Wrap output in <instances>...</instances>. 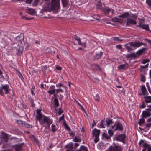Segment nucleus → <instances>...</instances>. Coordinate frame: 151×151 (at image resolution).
Returning <instances> with one entry per match:
<instances>
[{"label":"nucleus","mask_w":151,"mask_h":151,"mask_svg":"<svg viewBox=\"0 0 151 151\" xmlns=\"http://www.w3.org/2000/svg\"><path fill=\"white\" fill-rule=\"evenodd\" d=\"M119 19L116 17H114L112 19V21L116 22H119Z\"/></svg>","instance_id":"a19ab883"},{"label":"nucleus","mask_w":151,"mask_h":151,"mask_svg":"<svg viewBox=\"0 0 151 151\" xmlns=\"http://www.w3.org/2000/svg\"><path fill=\"white\" fill-rule=\"evenodd\" d=\"M145 121V120L144 119H139V121L138 122V123L139 125H141L144 123Z\"/></svg>","instance_id":"473e14b6"},{"label":"nucleus","mask_w":151,"mask_h":151,"mask_svg":"<svg viewBox=\"0 0 151 151\" xmlns=\"http://www.w3.org/2000/svg\"><path fill=\"white\" fill-rule=\"evenodd\" d=\"M40 110H38L37 112L36 119L38 120L40 122H41V119L43 116V115L40 114Z\"/></svg>","instance_id":"a211bd4d"},{"label":"nucleus","mask_w":151,"mask_h":151,"mask_svg":"<svg viewBox=\"0 0 151 151\" xmlns=\"http://www.w3.org/2000/svg\"><path fill=\"white\" fill-rule=\"evenodd\" d=\"M22 124H24L25 125V127H27V128H29L31 127V128H32V127L31 125H30L29 124H27L25 122L24 123V124L22 123Z\"/></svg>","instance_id":"37998d69"},{"label":"nucleus","mask_w":151,"mask_h":151,"mask_svg":"<svg viewBox=\"0 0 151 151\" xmlns=\"http://www.w3.org/2000/svg\"><path fill=\"white\" fill-rule=\"evenodd\" d=\"M150 60L148 59H146L142 61V63L144 64H145L147 62H150Z\"/></svg>","instance_id":"8fccbe9b"},{"label":"nucleus","mask_w":151,"mask_h":151,"mask_svg":"<svg viewBox=\"0 0 151 151\" xmlns=\"http://www.w3.org/2000/svg\"><path fill=\"white\" fill-rule=\"evenodd\" d=\"M112 148L114 151H122V150L121 146L116 145L115 144L114 147L112 146Z\"/></svg>","instance_id":"f3484780"},{"label":"nucleus","mask_w":151,"mask_h":151,"mask_svg":"<svg viewBox=\"0 0 151 151\" xmlns=\"http://www.w3.org/2000/svg\"><path fill=\"white\" fill-rule=\"evenodd\" d=\"M103 54V52L100 51L99 54H97L94 56L93 60H97L101 58V57L102 56Z\"/></svg>","instance_id":"dca6fc26"},{"label":"nucleus","mask_w":151,"mask_h":151,"mask_svg":"<svg viewBox=\"0 0 151 151\" xmlns=\"http://www.w3.org/2000/svg\"><path fill=\"white\" fill-rule=\"evenodd\" d=\"M146 107V106L144 102L140 106V108H145Z\"/></svg>","instance_id":"052dcab7"},{"label":"nucleus","mask_w":151,"mask_h":151,"mask_svg":"<svg viewBox=\"0 0 151 151\" xmlns=\"http://www.w3.org/2000/svg\"><path fill=\"white\" fill-rule=\"evenodd\" d=\"M49 6L52 10H56L60 9L59 0H51Z\"/></svg>","instance_id":"7ed1b4c3"},{"label":"nucleus","mask_w":151,"mask_h":151,"mask_svg":"<svg viewBox=\"0 0 151 151\" xmlns=\"http://www.w3.org/2000/svg\"><path fill=\"white\" fill-rule=\"evenodd\" d=\"M4 90L5 94H8L9 92V87L8 85H1V87L0 88V94L2 96L4 95V93L3 92Z\"/></svg>","instance_id":"39448f33"},{"label":"nucleus","mask_w":151,"mask_h":151,"mask_svg":"<svg viewBox=\"0 0 151 151\" xmlns=\"http://www.w3.org/2000/svg\"><path fill=\"white\" fill-rule=\"evenodd\" d=\"M78 42V44L79 45H83L84 46V47H85V44H82V43H81V40H80V39H79L78 41H77Z\"/></svg>","instance_id":"3c124183"},{"label":"nucleus","mask_w":151,"mask_h":151,"mask_svg":"<svg viewBox=\"0 0 151 151\" xmlns=\"http://www.w3.org/2000/svg\"><path fill=\"white\" fill-rule=\"evenodd\" d=\"M108 134L110 136L109 137H111L113 135V131L111 130H108Z\"/></svg>","instance_id":"c03bdc74"},{"label":"nucleus","mask_w":151,"mask_h":151,"mask_svg":"<svg viewBox=\"0 0 151 151\" xmlns=\"http://www.w3.org/2000/svg\"><path fill=\"white\" fill-rule=\"evenodd\" d=\"M32 1V0H26V2L27 3L30 4L31 3Z\"/></svg>","instance_id":"69168bd1"},{"label":"nucleus","mask_w":151,"mask_h":151,"mask_svg":"<svg viewBox=\"0 0 151 151\" xmlns=\"http://www.w3.org/2000/svg\"><path fill=\"white\" fill-rule=\"evenodd\" d=\"M111 129L114 131H122L123 129V126L122 124L117 121L115 122L114 125L111 126Z\"/></svg>","instance_id":"20e7f679"},{"label":"nucleus","mask_w":151,"mask_h":151,"mask_svg":"<svg viewBox=\"0 0 151 151\" xmlns=\"http://www.w3.org/2000/svg\"><path fill=\"white\" fill-rule=\"evenodd\" d=\"M78 104L80 106L82 110L85 112V113L86 114V112L84 108L81 105V104L78 102Z\"/></svg>","instance_id":"6e6d98bb"},{"label":"nucleus","mask_w":151,"mask_h":151,"mask_svg":"<svg viewBox=\"0 0 151 151\" xmlns=\"http://www.w3.org/2000/svg\"><path fill=\"white\" fill-rule=\"evenodd\" d=\"M146 2L149 6H151V1L150 0H147Z\"/></svg>","instance_id":"4d7b16f0"},{"label":"nucleus","mask_w":151,"mask_h":151,"mask_svg":"<svg viewBox=\"0 0 151 151\" xmlns=\"http://www.w3.org/2000/svg\"><path fill=\"white\" fill-rule=\"evenodd\" d=\"M136 53L135 52H132L130 54H128L125 55L126 58L127 59L130 58H133L136 57Z\"/></svg>","instance_id":"aec40b11"},{"label":"nucleus","mask_w":151,"mask_h":151,"mask_svg":"<svg viewBox=\"0 0 151 151\" xmlns=\"http://www.w3.org/2000/svg\"><path fill=\"white\" fill-rule=\"evenodd\" d=\"M145 77L142 74L141 75V81L143 82H145Z\"/></svg>","instance_id":"a18cd8bd"},{"label":"nucleus","mask_w":151,"mask_h":151,"mask_svg":"<svg viewBox=\"0 0 151 151\" xmlns=\"http://www.w3.org/2000/svg\"><path fill=\"white\" fill-rule=\"evenodd\" d=\"M144 98L145 99V101L146 103H151V96H144Z\"/></svg>","instance_id":"393cba45"},{"label":"nucleus","mask_w":151,"mask_h":151,"mask_svg":"<svg viewBox=\"0 0 151 151\" xmlns=\"http://www.w3.org/2000/svg\"><path fill=\"white\" fill-rule=\"evenodd\" d=\"M52 123V121L51 122H49L46 123V126L45 127V129H48L50 127V125Z\"/></svg>","instance_id":"f704fd0d"},{"label":"nucleus","mask_w":151,"mask_h":151,"mask_svg":"<svg viewBox=\"0 0 151 151\" xmlns=\"http://www.w3.org/2000/svg\"><path fill=\"white\" fill-rule=\"evenodd\" d=\"M75 38L77 41H78L79 39H80L79 37H78L76 35H75Z\"/></svg>","instance_id":"338daca9"},{"label":"nucleus","mask_w":151,"mask_h":151,"mask_svg":"<svg viewBox=\"0 0 151 151\" xmlns=\"http://www.w3.org/2000/svg\"><path fill=\"white\" fill-rule=\"evenodd\" d=\"M105 125L104 120H101V122L100 124L99 125V127L101 128H105Z\"/></svg>","instance_id":"c756f323"},{"label":"nucleus","mask_w":151,"mask_h":151,"mask_svg":"<svg viewBox=\"0 0 151 151\" xmlns=\"http://www.w3.org/2000/svg\"><path fill=\"white\" fill-rule=\"evenodd\" d=\"M56 69L59 70H61L62 69V67L59 66H56Z\"/></svg>","instance_id":"e2e57ef3"},{"label":"nucleus","mask_w":151,"mask_h":151,"mask_svg":"<svg viewBox=\"0 0 151 151\" xmlns=\"http://www.w3.org/2000/svg\"><path fill=\"white\" fill-rule=\"evenodd\" d=\"M56 92V93L58 94L59 92H63V90L62 89H57L56 90H55Z\"/></svg>","instance_id":"5fc2aeb1"},{"label":"nucleus","mask_w":151,"mask_h":151,"mask_svg":"<svg viewBox=\"0 0 151 151\" xmlns=\"http://www.w3.org/2000/svg\"><path fill=\"white\" fill-rule=\"evenodd\" d=\"M101 5L100 4H97L96 5V8L97 9H101L102 10V8H101Z\"/></svg>","instance_id":"680f3d73"},{"label":"nucleus","mask_w":151,"mask_h":151,"mask_svg":"<svg viewBox=\"0 0 151 151\" xmlns=\"http://www.w3.org/2000/svg\"><path fill=\"white\" fill-rule=\"evenodd\" d=\"M91 66L94 67V68L96 70L101 71V69L98 65L96 64H93L91 65Z\"/></svg>","instance_id":"b1692460"},{"label":"nucleus","mask_w":151,"mask_h":151,"mask_svg":"<svg viewBox=\"0 0 151 151\" xmlns=\"http://www.w3.org/2000/svg\"><path fill=\"white\" fill-rule=\"evenodd\" d=\"M75 151H88L87 148L84 146H81L79 150H77Z\"/></svg>","instance_id":"4be33fe9"},{"label":"nucleus","mask_w":151,"mask_h":151,"mask_svg":"<svg viewBox=\"0 0 151 151\" xmlns=\"http://www.w3.org/2000/svg\"><path fill=\"white\" fill-rule=\"evenodd\" d=\"M100 131L95 128L92 131L93 136L94 137H99L100 134Z\"/></svg>","instance_id":"ddd939ff"},{"label":"nucleus","mask_w":151,"mask_h":151,"mask_svg":"<svg viewBox=\"0 0 151 151\" xmlns=\"http://www.w3.org/2000/svg\"><path fill=\"white\" fill-rule=\"evenodd\" d=\"M63 112V111L62 110L61 108L60 107L59 108V111L58 112V114L59 115H60Z\"/></svg>","instance_id":"de8ad7c7"},{"label":"nucleus","mask_w":151,"mask_h":151,"mask_svg":"<svg viewBox=\"0 0 151 151\" xmlns=\"http://www.w3.org/2000/svg\"><path fill=\"white\" fill-rule=\"evenodd\" d=\"M106 125L107 127H109L110 124L112 123V119H110L108 118H106Z\"/></svg>","instance_id":"c85d7f7f"},{"label":"nucleus","mask_w":151,"mask_h":151,"mask_svg":"<svg viewBox=\"0 0 151 151\" xmlns=\"http://www.w3.org/2000/svg\"><path fill=\"white\" fill-rule=\"evenodd\" d=\"M28 13L29 14H30L31 15H34L35 13V10L29 8L28 9Z\"/></svg>","instance_id":"7c9ffc66"},{"label":"nucleus","mask_w":151,"mask_h":151,"mask_svg":"<svg viewBox=\"0 0 151 151\" xmlns=\"http://www.w3.org/2000/svg\"><path fill=\"white\" fill-rule=\"evenodd\" d=\"M113 39L114 41H122L123 40L122 39H119V37H113Z\"/></svg>","instance_id":"58836bf2"},{"label":"nucleus","mask_w":151,"mask_h":151,"mask_svg":"<svg viewBox=\"0 0 151 151\" xmlns=\"http://www.w3.org/2000/svg\"><path fill=\"white\" fill-rule=\"evenodd\" d=\"M99 97L98 95L96 94L95 96H94V99L96 100L99 101Z\"/></svg>","instance_id":"864d4df0"},{"label":"nucleus","mask_w":151,"mask_h":151,"mask_svg":"<svg viewBox=\"0 0 151 151\" xmlns=\"http://www.w3.org/2000/svg\"><path fill=\"white\" fill-rule=\"evenodd\" d=\"M146 41L147 42L149 43L151 45V40H150L146 39Z\"/></svg>","instance_id":"774afa93"},{"label":"nucleus","mask_w":151,"mask_h":151,"mask_svg":"<svg viewBox=\"0 0 151 151\" xmlns=\"http://www.w3.org/2000/svg\"><path fill=\"white\" fill-rule=\"evenodd\" d=\"M106 151H114L112 148V146H110Z\"/></svg>","instance_id":"603ef678"},{"label":"nucleus","mask_w":151,"mask_h":151,"mask_svg":"<svg viewBox=\"0 0 151 151\" xmlns=\"http://www.w3.org/2000/svg\"><path fill=\"white\" fill-rule=\"evenodd\" d=\"M135 24L136 22L134 20H132L130 19H127L126 24V26H130L131 24Z\"/></svg>","instance_id":"6ab92c4d"},{"label":"nucleus","mask_w":151,"mask_h":151,"mask_svg":"<svg viewBox=\"0 0 151 151\" xmlns=\"http://www.w3.org/2000/svg\"><path fill=\"white\" fill-rule=\"evenodd\" d=\"M116 48L119 49H121L122 48V46L121 45H117L116 46Z\"/></svg>","instance_id":"0e129e2a"},{"label":"nucleus","mask_w":151,"mask_h":151,"mask_svg":"<svg viewBox=\"0 0 151 151\" xmlns=\"http://www.w3.org/2000/svg\"><path fill=\"white\" fill-rule=\"evenodd\" d=\"M55 89H50L49 91H48V92L50 94H54L55 92Z\"/></svg>","instance_id":"ea45409f"},{"label":"nucleus","mask_w":151,"mask_h":151,"mask_svg":"<svg viewBox=\"0 0 151 151\" xmlns=\"http://www.w3.org/2000/svg\"><path fill=\"white\" fill-rule=\"evenodd\" d=\"M119 17L123 19L128 18H131L132 17H133L134 19H136V17L135 16L132 14L129 15V13L127 12H125L122 15L119 16Z\"/></svg>","instance_id":"0eeeda50"},{"label":"nucleus","mask_w":151,"mask_h":151,"mask_svg":"<svg viewBox=\"0 0 151 151\" xmlns=\"http://www.w3.org/2000/svg\"><path fill=\"white\" fill-rule=\"evenodd\" d=\"M126 136L124 134L119 135L115 137V139L117 141H120L125 144V139Z\"/></svg>","instance_id":"423d86ee"},{"label":"nucleus","mask_w":151,"mask_h":151,"mask_svg":"<svg viewBox=\"0 0 151 151\" xmlns=\"http://www.w3.org/2000/svg\"><path fill=\"white\" fill-rule=\"evenodd\" d=\"M127 65L122 64L120 65L118 67V68L121 69L126 70L127 68Z\"/></svg>","instance_id":"a878e982"},{"label":"nucleus","mask_w":151,"mask_h":151,"mask_svg":"<svg viewBox=\"0 0 151 151\" xmlns=\"http://www.w3.org/2000/svg\"><path fill=\"white\" fill-rule=\"evenodd\" d=\"M54 104L57 107L59 106L58 100L56 98H55L54 99Z\"/></svg>","instance_id":"c9c22d12"},{"label":"nucleus","mask_w":151,"mask_h":151,"mask_svg":"<svg viewBox=\"0 0 151 151\" xmlns=\"http://www.w3.org/2000/svg\"><path fill=\"white\" fill-rule=\"evenodd\" d=\"M102 135L103 137H105L107 139H109L110 138V137L107 136L105 133H103Z\"/></svg>","instance_id":"79ce46f5"},{"label":"nucleus","mask_w":151,"mask_h":151,"mask_svg":"<svg viewBox=\"0 0 151 151\" xmlns=\"http://www.w3.org/2000/svg\"><path fill=\"white\" fill-rule=\"evenodd\" d=\"M64 114H63L62 115V116L59 119V122H60L62 120H64Z\"/></svg>","instance_id":"13d9d810"},{"label":"nucleus","mask_w":151,"mask_h":151,"mask_svg":"<svg viewBox=\"0 0 151 151\" xmlns=\"http://www.w3.org/2000/svg\"><path fill=\"white\" fill-rule=\"evenodd\" d=\"M95 138L94 140V142L95 143H96L99 140V137H95Z\"/></svg>","instance_id":"bf43d9fd"},{"label":"nucleus","mask_w":151,"mask_h":151,"mask_svg":"<svg viewBox=\"0 0 151 151\" xmlns=\"http://www.w3.org/2000/svg\"><path fill=\"white\" fill-rule=\"evenodd\" d=\"M55 126L53 124H52L51 126L52 130V131L53 132H55L56 131V129H55Z\"/></svg>","instance_id":"09e8293b"},{"label":"nucleus","mask_w":151,"mask_h":151,"mask_svg":"<svg viewBox=\"0 0 151 151\" xmlns=\"http://www.w3.org/2000/svg\"><path fill=\"white\" fill-rule=\"evenodd\" d=\"M148 65L149 64H147L144 66H141L140 71H142L143 70V69L147 68L148 67Z\"/></svg>","instance_id":"4c0bfd02"},{"label":"nucleus","mask_w":151,"mask_h":151,"mask_svg":"<svg viewBox=\"0 0 151 151\" xmlns=\"http://www.w3.org/2000/svg\"><path fill=\"white\" fill-rule=\"evenodd\" d=\"M141 89L142 94L144 95H147V92L145 86H142Z\"/></svg>","instance_id":"5701e85b"},{"label":"nucleus","mask_w":151,"mask_h":151,"mask_svg":"<svg viewBox=\"0 0 151 151\" xmlns=\"http://www.w3.org/2000/svg\"><path fill=\"white\" fill-rule=\"evenodd\" d=\"M42 118H43L42 121V118L41 119V122H40L41 124V125H42L45 123L46 124V123L52 121L49 119L47 117H46L45 116L43 115Z\"/></svg>","instance_id":"9b49d317"},{"label":"nucleus","mask_w":151,"mask_h":151,"mask_svg":"<svg viewBox=\"0 0 151 151\" xmlns=\"http://www.w3.org/2000/svg\"><path fill=\"white\" fill-rule=\"evenodd\" d=\"M73 141L76 142H80L81 140L78 137L76 136L74 138Z\"/></svg>","instance_id":"72a5a7b5"},{"label":"nucleus","mask_w":151,"mask_h":151,"mask_svg":"<svg viewBox=\"0 0 151 151\" xmlns=\"http://www.w3.org/2000/svg\"><path fill=\"white\" fill-rule=\"evenodd\" d=\"M151 115V113L147 111H143L142 114V117L143 118H146L149 117Z\"/></svg>","instance_id":"2eb2a0df"},{"label":"nucleus","mask_w":151,"mask_h":151,"mask_svg":"<svg viewBox=\"0 0 151 151\" xmlns=\"http://www.w3.org/2000/svg\"><path fill=\"white\" fill-rule=\"evenodd\" d=\"M142 45H144L145 47L147 46V44L137 42H131L124 45L125 49L127 50L128 52L135 49L136 48Z\"/></svg>","instance_id":"f257e3e1"},{"label":"nucleus","mask_w":151,"mask_h":151,"mask_svg":"<svg viewBox=\"0 0 151 151\" xmlns=\"http://www.w3.org/2000/svg\"><path fill=\"white\" fill-rule=\"evenodd\" d=\"M102 10L105 14H109L110 12H111L112 14L114 12V10L112 9H111L107 7L102 8Z\"/></svg>","instance_id":"f8f14e48"},{"label":"nucleus","mask_w":151,"mask_h":151,"mask_svg":"<svg viewBox=\"0 0 151 151\" xmlns=\"http://www.w3.org/2000/svg\"><path fill=\"white\" fill-rule=\"evenodd\" d=\"M24 143H22L19 144H16L13 146L15 151H22V146Z\"/></svg>","instance_id":"1a4fd4ad"},{"label":"nucleus","mask_w":151,"mask_h":151,"mask_svg":"<svg viewBox=\"0 0 151 151\" xmlns=\"http://www.w3.org/2000/svg\"><path fill=\"white\" fill-rule=\"evenodd\" d=\"M24 46L25 47V49L27 50L28 49V48L29 47V45L28 43L27 42H25L24 43Z\"/></svg>","instance_id":"49530a36"},{"label":"nucleus","mask_w":151,"mask_h":151,"mask_svg":"<svg viewBox=\"0 0 151 151\" xmlns=\"http://www.w3.org/2000/svg\"><path fill=\"white\" fill-rule=\"evenodd\" d=\"M66 148L72 149L73 148V145L72 142L68 144L65 146Z\"/></svg>","instance_id":"2f4dec72"},{"label":"nucleus","mask_w":151,"mask_h":151,"mask_svg":"<svg viewBox=\"0 0 151 151\" xmlns=\"http://www.w3.org/2000/svg\"><path fill=\"white\" fill-rule=\"evenodd\" d=\"M147 48H142L139 50L136 53V54L139 55L142 54L143 52H145Z\"/></svg>","instance_id":"412c9836"},{"label":"nucleus","mask_w":151,"mask_h":151,"mask_svg":"<svg viewBox=\"0 0 151 151\" xmlns=\"http://www.w3.org/2000/svg\"><path fill=\"white\" fill-rule=\"evenodd\" d=\"M143 22L144 20H141V22H139L138 26L143 29L148 31H149L148 25L143 24L142 23Z\"/></svg>","instance_id":"9d476101"},{"label":"nucleus","mask_w":151,"mask_h":151,"mask_svg":"<svg viewBox=\"0 0 151 151\" xmlns=\"http://www.w3.org/2000/svg\"><path fill=\"white\" fill-rule=\"evenodd\" d=\"M2 137H0V145L3 142L4 145L2 147H8L9 144L8 142V136L7 134L4 132L2 133Z\"/></svg>","instance_id":"f03ea898"},{"label":"nucleus","mask_w":151,"mask_h":151,"mask_svg":"<svg viewBox=\"0 0 151 151\" xmlns=\"http://www.w3.org/2000/svg\"><path fill=\"white\" fill-rule=\"evenodd\" d=\"M30 137L33 141L37 143H38V140L35 136L32 135L30 136Z\"/></svg>","instance_id":"cd10ccee"},{"label":"nucleus","mask_w":151,"mask_h":151,"mask_svg":"<svg viewBox=\"0 0 151 151\" xmlns=\"http://www.w3.org/2000/svg\"><path fill=\"white\" fill-rule=\"evenodd\" d=\"M62 3L64 7H66L67 5V0H62Z\"/></svg>","instance_id":"e433bc0d"},{"label":"nucleus","mask_w":151,"mask_h":151,"mask_svg":"<svg viewBox=\"0 0 151 151\" xmlns=\"http://www.w3.org/2000/svg\"><path fill=\"white\" fill-rule=\"evenodd\" d=\"M16 40L17 41H18L20 42V43L22 42L24 39V34L23 33H21L19 36L17 37L16 38Z\"/></svg>","instance_id":"4468645a"},{"label":"nucleus","mask_w":151,"mask_h":151,"mask_svg":"<svg viewBox=\"0 0 151 151\" xmlns=\"http://www.w3.org/2000/svg\"><path fill=\"white\" fill-rule=\"evenodd\" d=\"M145 140H141L140 141L139 143V144L140 147H141V145L142 144H143V146L144 147L143 149L142 150V151H146L147 148L148 149L149 147H150L151 146L148 144L146 142H145Z\"/></svg>","instance_id":"6e6552de"},{"label":"nucleus","mask_w":151,"mask_h":151,"mask_svg":"<svg viewBox=\"0 0 151 151\" xmlns=\"http://www.w3.org/2000/svg\"><path fill=\"white\" fill-rule=\"evenodd\" d=\"M23 50V47L22 46H19L18 48V54L20 55L22 53Z\"/></svg>","instance_id":"bb28decb"}]
</instances>
